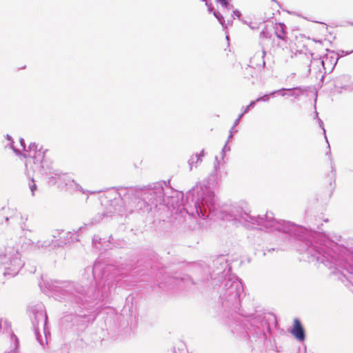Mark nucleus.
Wrapping results in <instances>:
<instances>
[{
    "instance_id": "1",
    "label": "nucleus",
    "mask_w": 353,
    "mask_h": 353,
    "mask_svg": "<svg viewBox=\"0 0 353 353\" xmlns=\"http://www.w3.org/2000/svg\"><path fill=\"white\" fill-rule=\"evenodd\" d=\"M219 216L223 220L234 221L235 225H241L247 228L263 227L270 232L278 230L284 233L300 236L298 233L303 228L284 221H278L274 219L272 212H267L264 216H252L239 207H232L230 210H224Z\"/></svg>"
},
{
    "instance_id": "2",
    "label": "nucleus",
    "mask_w": 353,
    "mask_h": 353,
    "mask_svg": "<svg viewBox=\"0 0 353 353\" xmlns=\"http://www.w3.org/2000/svg\"><path fill=\"white\" fill-rule=\"evenodd\" d=\"M192 192V196L196 197L194 208L198 216L207 217L216 210L214 194L205 184H197Z\"/></svg>"
},
{
    "instance_id": "3",
    "label": "nucleus",
    "mask_w": 353,
    "mask_h": 353,
    "mask_svg": "<svg viewBox=\"0 0 353 353\" xmlns=\"http://www.w3.org/2000/svg\"><path fill=\"white\" fill-rule=\"evenodd\" d=\"M0 263L4 269V275L16 276L23 266V261L18 250L7 246L0 252Z\"/></svg>"
},
{
    "instance_id": "4",
    "label": "nucleus",
    "mask_w": 353,
    "mask_h": 353,
    "mask_svg": "<svg viewBox=\"0 0 353 353\" xmlns=\"http://www.w3.org/2000/svg\"><path fill=\"white\" fill-rule=\"evenodd\" d=\"M28 159L26 167L28 171V167L34 172H42L43 169L44 153L41 150H37V145L33 143L29 145V150L23 154Z\"/></svg>"
},
{
    "instance_id": "5",
    "label": "nucleus",
    "mask_w": 353,
    "mask_h": 353,
    "mask_svg": "<svg viewBox=\"0 0 353 353\" xmlns=\"http://www.w3.org/2000/svg\"><path fill=\"white\" fill-rule=\"evenodd\" d=\"M225 287V299L232 303H236L243 292V287L240 280L235 276H232L226 281Z\"/></svg>"
},
{
    "instance_id": "6",
    "label": "nucleus",
    "mask_w": 353,
    "mask_h": 353,
    "mask_svg": "<svg viewBox=\"0 0 353 353\" xmlns=\"http://www.w3.org/2000/svg\"><path fill=\"white\" fill-rule=\"evenodd\" d=\"M32 314L34 319L32 323L34 327L35 334L39 339V331L40 327H42L45 331L46 325L47 323V315L44 309V306L42 304L37 305L35 308L32 309Z\"/></svg>"
},
{
    "instance_id": "7",
    "label": "nucleus",
    "mask_w": 353,
    "mask_h": 353,
    "mask_svg": "<svg viewBox=\"0 0 353 353\" xmlns=\"http://www.w3.org/2000/svg\"><path fill=\"white\" fill-rule=\"evenodd\" d=\"M352 52L353 50L350 51L341 50L338 52H335L334 51L329 52L323 57L321 63L325 68L327 65L329 68L332 69L337 63L339 57L347 55Z\"/></svg>"
},
{
    "instance_id": "8",
    "label": "nucleus",
    "mask_w": 353,
    "mask_h": 353,
    "mask_svg": "<svg viewBox=\"0 0 353 353\" xmlns=\"http://www.w3.org/2000/svg\"><path fill=\"white\" fill-rule=\"evenodd\" d=\"M54 175L55 176H52V179H54V182L59 183H64L69 191H81L83 193L85 192L83 189L67 174L56 173Z\"/></svg>"
},
{
    "instance_id": "9",
    "label": "nucleus",
    "mask_w": 353,
    "mask_h": 353,
    "mask_svg": "<svg viewBox=\"0 0 353 353\" xmlns=\"http://www.w3.org/2000/svg\"><path fill=\"white\" fill-rule=\"evenodd\" d=\"M6 333L10 336V340L14 342L12 348L16 349L18 346L17 338L13 334L10 329V325L7 319L0 318V333Z\"/></svg>"
},
{
    "instance_id": "10",
    "label": "nucleus",
    "mask_w": 353,
    "mask_h": 353,
    "mask_svg": "<svg viewBox=\"0 0 353 353\" xmlns=\"http://www.w3.org/2000/svg\"><path fill=\"white\" fill-rule=\"evenodd\" d=\"M292 334L300 341H303L305 340V332L304 330L300 323V321L295 319L294 320L293 327L291 330Z\"/></svg>"
},
{
    "instance_id": "11",
    "label": "nucleus",
    "mask_w": 353,
    "mask_h": 353,
    "mask_svg": "<svg viewBox=\"0 0 353 353\" xmlns=\"http://www.w3.org/2000/svg\"><path fill=\"white\" fill-rule=\"evenodd\" d=\"M204 150H202L200 153H196L192 155L188 161L190 169L192 170L194 167L196 168L198 165L202 162V158L204 157Z\"/></svg>"
},
{
    "instance_id": "12",
    "label": "nucleus",
    "mask_w": 353,
    "mask_h": 353,
    "mask_svg": "<svg viewBox=\"0 0 353 353\" xmlns=\"http://www.w3.org/2000/svg\"><path fill=\"white\" fill-rule=\"evenodd\" d=\"M255 103H256L255 101H252L248 105H247L246 107L243 108L242 114H245V113H247L249 111V110L250 108H254V106L255 105Z\"/></svg>"
},
{
    "instance_id": "13",
    "label": "nucleus",
    "mask_w": 353,
    "mask_h": 353,
    "mask_svg": "<svg viewBox=\"0 0 353 353\" xmlns=\"http://www.w3.org/2000/svg\"><path fill=\"white\" fill-rule=\"evenodd\" d=\"M279 27L280 28V31L281 32V34H279L278 33H276L278 38L281 39L283 41H286V40H285L286 35H285V33L283 30L282 26L279 24Z\"/></svg>"
},
{
    "instance_id": "14",
    "label": "nucleus",
    "mask_w": 353,
    "mask_h": 353,
    "mask_svg": "<svg viewBox=\"0 0 353 353\" xmlns=\"http://www.w3.org/2000/svg\"><path fill=\"white\" fill-rule=\"evenodd\" d=\"M270 96H271V95H270V94H265V95H264V96H263V97H261L257 98V99L255 100V101H256V102H259V101H269V99H270Z\"/></svg>"
},
{
    "instance_id": "15",
    "label": "nucleus",
    "mask_w": 353,
    "mask_h": 353,
    "mask_svg": "<svg viewBox=\"0 0 353 353\" xmlns=\"http://www.w3.org/2000/svg\"><path fill=\"white\" fill-rule=\"evenodd\" d=\"M51 245V243L49 241H44L41 242V241H38L37 245L39 248H47L49 247Z\"/></svg>"
},
{
    "instance_id": "16",
    "label": "nucleus",
    "mask_w": 353,
    "mask_h": 353,
    "mask_svg": "<svg viewBox=\"0 0 353 353\" xmlns=\"http://www.w3.org/2000/svg\"><path fill=\"white\" fill-rule=\"evenodd\" d=\"M29 187L32 192V195H34V191L37 190V185L34 183L33 180H32L31 183L29 184Z\"/></svg>"
},
{
    "instance_id": "17",
    "label": "nucleus",
    "mask_w": 353,
    "mask_h": 353,
    "mask_svg": "<svg viewBox=\"0 0 353 353\" xmlns=\"http://www.w3.org/2000/svg\"><path fill=\"white\" fill-rule=\"evenodd\" d=\"M284 90H285V89H281V90H275L274 92H272L270 93V95L274 96L276 93L281 92V96H284L285 95V93L283 92Z\"/></svg>"
},
{
    "instance_id": "18",
    "label": "nucleus",
    "mask_w": 353,
    "mask_h": 353,
    "mask_svg": "<svg viewBox=\"0 0 353 353\" xmlns=\"http://www.w3.org/2000/svg\"><path fill=\"white\" fill-rule=\"evenodd\" d=\"M243 114L241 113L239 117L235 120L234 123V125H233V128H235V127L239 124L241 117H243Z\"/></svg>"
},
{
    "instance_id": "19",
    "label": "nucleus",
    "mask_w": 353,
    "mask_h": 353,
    "mask_svg": "<svg viewBox=\"0 0 353 353\" xmlns=\"http://www.w3.org/2000/svg\"><path fill=\"white\" fill-rule=\"evenodd\" d=\"M319 125H320V127H321V128H322V129H323V134H325V139H326V141L328 143L327 139V137H326V136H325V128H324V127H323V121H322L321 119H319Z\"/></svg>"
},
{
    "instance_id": "20",
    "label": "nucleus",
    "mask_w": 353,
    "mask_h": 353,
    "mask_svg": "<svg viewBox=\"0 0 353 353\" xmlns=\"http://www.w3.org/2000/svg\"><path fill=\"white\" fill-rule=\"evenodd\" d=\"M222 5L226 6L228 4L227 0H218Z\"/></svg>"
},
{
    "instance_id": "21",
    "label": "nucleus",
    "mask_w": 353,
    "mask_h": 353,
    "mask_svg": "<svg viewBox=\"0 0 353 353\" xmlns=\"http://www.w3.org/2000/svg\"><path fill=\"white\" fill-rule=\"evenodd\" d=\"M234 129V128H233V127L231 128L230 132L229 139H230L231 137H232V136H233Z\"/></svg>"
},
{
    "instance_id": "22",
    "label": "nucleus",
    "mask_w": 353,
    "mask_h": 353,
    "mask_svg": "<svg viewBox=\"0 0 353 353\" xmlns=\"http://www.w3.org/2000/svg\"><path fill=\"white\" fill-rule=\"evenodd\" d=\"M20 143L23 148L25 150V145H24V140L23 139H20Z\"/></svg>"
},
{
    "instance_id": "23",
    "label": "nucleus",
    "mask_w": 353,
    "mask_h": 353,
    "mask_svg": "<svg viewBox=\"0 0 353 353\" xmlns=\"http://www.w3.org/2000/svg\"><path fill=\"white\" fill-rule=\"evenodd\" d=\"M185 210H186V212H187L188 214H191L192 215H193V214H194V211H190V210H189V209H188V208H185Z\"/></svg>"
},
{
    "instance_id": "24",
    "label": "nucleus",
    "mask_w": 353,
    "mask_h": 353,
    "mask_svg": "<svg viewBox=\"0 0 353 353\" xmlns=\"http://www.w3.org/2000/svg\"><path fill=\"white\" fill-rule=\"evenodd\" d=\"M226 148H227V143H225V145H224V147L222 150L223 153L225 152V151L226 150Z\"/></svg>"
},
{
    "instance_id": "25",
    "label": "nucleus",
    "mask_w": 353,
    "mask_h": 353,
    "mask_svg": "<svg viewBox=\"0 0 353 353\" xmlns=\"http://www.w3.org/2000/svg\"><path fill=\"white\" fill-rule=\"evenodd\" d=\"M7 139L10 141L11 140V137L9 135H7Z\"/></svg>"
},
{
    "instance_id": "26",
    "label": "nucleus",
    "mask_w": 353,
    "mask_h": 353,
    "mask_svg": "<svg viewBox=\"0 0 353 353\" xmlns=\"http://www.w3.org/2000/svg\"><path fill=\"white\" fill-rule=\"evenodd\" d=\"M351 89L353 90V82L351 84Z\"/></svg>"
},
{
    "instance_id": "27",
    "label": "nucleus",
    "mask_w": 353,
    "mask_h": 353,
    "mask_svg": "<svg viewBox=\"0 0 353 353\" xmlns=\"http://www.w3.org/2000/svg\"><path fill=\"white\" fill-rule=\"evenodd\" d=\"M262 54H263V55H264V54H265V52H264V51H263ZM263 57V56H262V57Z\"/></svg>"
},
{
    "instance_id": "28",
    "label": "nucleus",
    "mask_w": 353,
    "mask_h": 353,
    "mask_svg": "<svg viewBox=\"0 0 353 353\" xmlns=\"http://www.w3.org/2000/svg\"><path fill=\"white\" fill-rule=\"evenodd\" d=\"M263 65H265V62L263 60H262Z\"/></svg>"
},
{
    "instance_id": "29",
    "label": "nucleus",
    "mask_w": 353,
    "mask_h": 353,
    "mask_svg": "<svg viewBox=\"0 0 353 353\" xmlns=\"http://www.w3.org/2000/svg\"><path fill=\"white\" fill-rule=\"evenodd\" d=\"M13 150H14V151L15 152H18L17 150H15V149H14V148H13Z\"/></svg>"
}]
</instances>
